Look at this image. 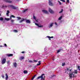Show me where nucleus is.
<instances>
[{"label":"nucleus","instance_id":"09e8293b","mask_svg":"<svg viewBox=\"0 0 80 80\" xmlns=\"http://www.w3.org/2000/svg\"><path fill=\"white\" fill-rule=\"evenodd\" d=\"M6 14H7V15H9V14H8V13H7Z\"/></svg>","mask_w":80,"mask_h":80},{"label":"nucleus","instance_id":"6e6552de","mask_svg":"<svg viewBox=\"0 0 80 80\" xmlns=\"http://www.w3.org/2000/svg\"><path fill=\"white\" fill-rule=\"evenodd\" d=\"M42 12H44V13H46L47 14H48V11H47L46 10H42Z\"/></svg>","mask_w":80,"mask_h":80},{"label":"nucleus","instance_id":"dca6fc26","mask_svg":"<svg viewBox=\"0 0 80 80\" xmlns=\"http://www.w3.org/2000/svg\"><path fill=\"white\" fill-rule=\"evenodd\" d=\"M39 63L37 64V65L38 66H39V65H41V62L40 61H38Z\"/></svg>","mask_w":80,"mask_h":80},{"label":"nucleus","instance_id":"a19ab883","mask_svg":"<svg viewBox=\"0 0 80 80\" xmlns=\"http://www.w3.org/2000/svg\"><path fill=\"white\" fill-rule=\"evenodd\" d=\"M67 2L68 3H69V0H67Z\"/></svg>","mask_w":80,"mask_h":80},{"label":"nucleus","instance_id":"37998d69","mask_svg":"<svg viewBox=\"0 0 80 80\" xmlns=\"http://www.w3.org/2000/svg\"><path fill=\"white\" fill-rule=\"evenodd\" d=\"M62 17H63L62 16H61L60 17V20H61V19H62Z\"/></svg>","mask_w":80,"mask_h":80},{"label":"nucleus","instance_id":"603ef678","mask_svg":"<svg viewBox=\"0 0 80 80\" xmlns=\"http://www.w3.org/2000/svg\"><path fill=\"white\" fill-rule=\"evenodd\" d=\"M49 40H51V39H50V38H49Z\"/></svg>","mask_w":80,"mask_h":80},{"label":"nucleus","instance_id":"7ed1b4c3","mask_svg":"<svg viewBox=\"0 0 80 80\" xmlns=\"http://www.w3.org/2000/svg\"><path fill=\"white\" fill-rule=\"evenodd\" d=\"M41 78V80H45V74H42L41 76H39L36 78L37 80H38V79H39V78Z\"/></svg>","mask_w":80,"mask_h":80},{"label":"nucleus","instance_id":"c756f323","mask_svg":"<svg viewBox=\"0 0 80 80\" xmlns=\"http://www.w3.org/2000/svg\"><path fill=\"white\" fill-rule=\"evenodd\" d=\"M7 63L8 64H9L10 63V61H7Z\"/></svg>","mask_w":80,"mask_h":80},{"label":"nucleus","instance_id":"bb28decb","mask_svg":"<svg viewBox=\"0 0 80 80\" xmlns=\"http://www.w3.org/2000/svg\"><path fill=\"white\" fill-rule=\"evenodd\" d=\"M3 18H0V20H1V21H3Z\"/></svg>","mask_w":80,"mask_h":80},{"label":"nucleus","instance_id":"5701e85b","mask_svg":"<svg viewBox=\"0 0 80 80\" xmlns=\"http://www.w3.org/2000/svg\"><path fill=\"white\" fill-rule=\"evenodd\" d=\"M65 62H62V66H65Z\"/></svg>","mask_w":80,"mask_h":80},{"label":"nucleus","instance_id":"e433bc0d","mask_svg":"<svg viewBox=\"0 0 80 80\" xmlns=\"http://www.w3.org/2000/svg\"><path fill=\"white\" fill-rule=\"evenodd\" d=\"M29 62H31V63H32L33 62V61H32L29 60Z\"/></svg>","mask_w":80,"mask_h":80},{"label":"nucleus","instance_id":"79ce46f5","mask_svg":"<svg viewBox=\"0 0 80 80\" xmlns=\"http://www.w3.org/2000/svg\"><path fill=\"white\" fill-rule=\"evenodd\" d=\"M14 32H18V31L17 30H14Z\"/></svg>","mask_w":80,"mask_h":80},{"label":"nucleus","instance_id":"8fccbe9b","mask_svg":"<svg viewBox=\"0 0 80 80\" xmlns=\"http://www.w3.org/2000/svg\"><path fill=\"white\" fill-rule=\"evenodd\" d=\"M55 24L56 25H57V22H55Z\"/></svg>","mask_w":80,"mask_h":80},{"label":"nucleus","instance_id":"6e6d98bb","mask_svg":"<svg viewBox=\"0 0 80 80\" xmlns=\"http://www.w3.org/2000/svg\"><path fill=\"white\" fill-rule=\"evenodd\" d=\"M59 13H60V12H59Z\"/></svg>","mask_w":80,"mask_h":80},{"label":"nucleus","instance_id":"864d4df0","mask_svg":"<svg viewBox=\"0 0 80 80\" xmlns=\"http://www.w3.org/2000/svg\"><path fill=\"white\" fill-rule=\"evenodd\" d=\"M0 47H2V46H0Z\"/></svg>","mask_w":80,"mask_h":80},{"label":"nucleus","instance_id":"de8ad7c7","mask_svg":"<svg viewBox=\"0 0 80 80\" xmlns=\"http://www.w3.org/2000/svg\"><path fill=\"white\" fill-rule=\"evenodd\" d=\"M72 9H70V11L71 12H72Z\"/></svg>","mask_w":80,"mask_h":80},{"label":"nucleus","instance_id":"412c9836","mask_svg":"<svg viewBox=\"0 0 80 80\" xmlns=\"http://www.w3.org/2000/svg\"><path fill=\"white\" fill-rule=\"evenodd\" d=\"M35 77H36V75H34L32 78L31 80H33V79H34V78H35Z\"/></svg>","mask_w":80,"mask_h":80},{"label":"nucleus","instance_id":"58836bf2","mask_svg":"<svg viewBox=\"0 0 80 80\" xmlns=\"http://www.w3.org/2000/svg\"><path fill=\"white\" fill-rule=\"evenodd\" d=\"M4 46H5V47H7V44H4Z\"/></svg>","mask_w":80,"mask_h":80},{"label":"nucleus","instance_id":"473e14b6","mask_svg":"<svg viewBox=\"0 0 80 80\" xmlns=\"http://www.w3.org/2000/svg\"><path fill=\"white\" fill-rule=\"evenodd\" d=\"M63 9H62L61 11H60V13H62V12H63Z\"/></svg>","mask_w":80,"mask_h":80},{"label":"nucleus","instance_id":"5fc2aeb1","mask_svg":"<svg viewBox=\"0 0 80 80\" xmlns=\"http://www.w3.org/2000/svg\"><path fill=\"white\" fill-rule=\"evenodd\" d=\"M60 5H62V3L60 2Z\"/></svg>","mask_w":80,"mask_h":80},{"label":"nucleus","instance_id":"72a5a7b5","mask_svg":"<svg viewBox=\"0 0 80 80\" xmlns=\"http://www.w3.org/2000/svg\"><path fill=\"white\" fill-rule=\"evenodd\" d=\"M9 13H10V11H8V10L7 11V13L9 14Z\"/></svg>","mask_w":80,"mask_h":80},{"label":"nucleus","instance_id":"b1692460","mask_svg":"<svg viewBox=\"0 0 80 80\" xmlns=\"http://www.w3.org/2000/svg\"><path fill=\"white\" fill-rule=\"evenodd\" d=\"M17 18H18V20H20L21 19V17H17Z\"/></svg>","mask_w":80,"mask_h":80},{"label":"nucleus","instance_id":"aec40b11","mask_svg":"<svg viewBox=\"0 0 80 80\" xmlns=\"http://www.w3.org/2000/svg\"><path fill=\"white\" fill-rule=\"evenodd\" d=\"M27 10H28V9H27L24 10L23 11V13H24V12H26V11H27Z\"/></svg>","mask_w":80,"mask_h":80},{"label":"nucleus","instance_id":"1a4fd4ad","mask_svg":"<svg viewBox=\"0 0 80 80\" xmlns=\"http://www.w3.org/2000/svg\"><path fill=\"white\" fill-rule=\"evenodd\" d=\"M6 56H7V57H12V56H13V54H6Z\"/></svg>","mask_w":80,"mask_h":80},{"label":"nucleus","instance_id":"a878e982","mask_svg":"<svg viewBox=\"0 0 80 80\" xmlns=\"http://www.w3.org/2000/svg\"><path fill=\"white\" fill-rule=\"evenodd\" d=\"M33 18L34 20H36V17H35V16L34 15H33Z\"/></svg>","mask_w":80,"mask_h":80},{"label":"nucleus","instance_id":"f704fd0d","mask_svg":"<svg viewBox=\"0 0 80 80\" xmlns=\"http://www.w3.org/2000/svg\"><path fill=\"white\" fill-rule=\"evenodd\" d=\"M33 61L34 62H37V61H36V60H33Z\"/></svg>","mask_w":80,"mask_h":80},{"label":"nucleus","instance_id":"20e7f679","mask_svg":"<svg viewBox=\"0 0 80 80\" xmlns=\"http://www.w3.org/2000/svg\"><path fill=\"white\" fill-rule=\"evenodd\" d=\"M6 62V59L5 58H3L1 62L2 64L3 65V64H5V63Z\"/></svg>","mask_w":80,"mask_h":80},{"label":"nucleus","instance_id":"2f4dec72","mask_svg":"<svg viewBox=\"0 0 80 80\" xmlns=\"http://www.w3.org/2000/svg\"><path fill=\"white\" fill-rule=\"evenodd\" d=\"M35 25H37V26H38V24H37V23H35Z\"/></svg>","mask_w":80,"mask_h":80},{"label":"nucleus","instance_id":"ea45409f","mask_svg":"<svg viewBox=\"0 0 80 80\" xmlns=\"http://www.w3.org/2000/svg\"><path fill=\"white\" fill-rule=\"evenodd\" d=\"M25 52L23 51V52H21L22 53H25Z\"/></svg>","mask_w":80,"mask_h":80},{"label":"nucleus","instance_id":"4468645a","mask_svg":"<svg viewBox=\"0 0 80 80\" xmlns=\"http://www.w3.org/2000/svg\"><path fill=\"white\" fill-rule=\"evenodd\" d=\"M8 75L7 74H6V80H8Z\"/></svg>","mask_w":80,"mask_h":80},{"label":"nucleus","instance_id":"a211bd4d","mask_svg":"<svg viewBox=\"0 0 80 80\" xmlns=\"http://www.w3.org/2000/svg\"><path fill=\"white\" fill-rule=\"evenodd\" d=\"M47 37H48V38H53V36L50 37L49 36H47Z\"/></svg>","mask_w":80,"mask_h":80},{"label":"nucleus","instance_id":"f8f14e48","mask_svg":"<svg viewBox=\"0 0 80 80\" xmlns=\"http://www.w3.org/2000/svg\"><path fill=\"white\" fill-rule=\"evenodd\" d=\"M24 57H23V56H21L19 58V59L20 60H23V59H24Z\"/></svg>","mask_w":80,"mask_h":80},{"label":"nucleus","instance_id":"ddd939ff","mask_svg":"<svg viewBox=\"0 0 80 80\" xmlns=\"http://www.w3.org/2000/svg\"><path fill=\"white\" fill-rule=\"evenodd\" d=\"M53 23H52L51 24H50L49 26H48V27H49V28H50V27H52L53 26Z\"/></svg>","mask_w":80,"mask_h":80},{"label":"nucleus","instance_id":"6ab92c4d","mask_svg":"<svg viewBox=\"0 0 80 80\" xmlns=\"http://www.w3.org/2000/svg\"><path fill=\"white\" fill-rule=\"evenodd\" d=\"M78 73V71L77 70H75L74 71V73Z\"/></svg>","mask_w":80,"mask_h":80},{"label":"nucleus","instance_id":"7c9ffc66","mask_svg":"<svg viewBox=\"0 0 80 80\" xmlns=\"http://www.w3.org/2000/svg\"><path fill=\"white\" fill-rule=\"evenodd\" d=\"M60 52V50H58V51L57 52V53H59V52Z\"/></svg>","mask_w":80,"mask_h":80},{"label":"nucleus","instance_id":"cd10ccee","mask_svg":"<svg viewBox=\"0 0 80 80\" xmlns=\"http://www.w3.org/2000/svg\"><path fill=\"white\" fill-rule=\"evenodd\" d=\"M80 66H78V70H79V71H80Z\"/></svg>","mask_w":80,"mask_h":80},{"label":"nucleus","instance_id":"c85d7f7f","mask_svg":"<svg viewBox=\"0 0 80 80\" xmlns=\"http://www.w3.org/2000/svg\"><path fill=\"white\" fill-rule=\"evenodd\" d=\"M60 1H62V2H65V1L64 0H60Z\"/></svg>","mask_w":80,"mask_h":80},{"label":"nucleus","instance_id":"13d9d810","mask_svg":"<svg viewBox=\"0 0 80 80\" xmlns=\"http://www.w3.org/2000/svg\"><path fill=\"white\" fill-rule=\"evenodd\" d=\"M17 0V1H18V0Z\"/></svg>","mask_w":80,"mask_h":80},{"label":"nucleus","instance_id":"bf43d9fd","mask_svg":"<svg viewBox=\"0 0 80 80\" xmlns=\"http://www.w3.org/2000/svg\"><path fill=\"white\" fill-rule=\"evenodd\" d=\"M1 16V14H0V16Z\"/></svg>","mask_w":80,"mask_h":80},{"label":"nucleus","instance_id":"c9c22d12","mask_svg":"<svg viewBox=\"0 0 80 80\" xmlns=\"http://www.w3.org/2000/svg\"><path fill=\"white\" fill-rule=\"evenodd\" d=\"M2 78H4V75H3V74H2Z\"/></svg>","mask_w":80,"mask_h":80},{"label":"nucleus","instance_id":"39448f33","mask_svg":"<svg viewBox=\"0 0 80 80\" xmlns=\"http://www.w3.org/2000/svg\"><path fill=\"white\" fill-rule=\"evenodd\" d=\"M9 7L12 8V9H17L18 8V7H15V6L12 5H9Z\"/></svg>","mask_w":80,"mask_h":80},{"label":"nucleus","instance_id":"49530a36","mask_svg":"<svg viewBox=\"0 0 80 80\" xmlns=\"http://www.w3.org/2000/svg\"><path fill=\"white\" fill-rule=\"evenodd\" d=\"M54 60H55V59L54 58H52V60H53V61H54Z\"/></svg>","mask_w":80,"mask_h":80},{"label":"nucleus","instance_id":"9b49d317","mask_svg":"<svg viewBox=\"0 0 80 80\" xmlns=\"http://www.w3.org/2000/svg\"><path fill=\"white\" fill-rule=\"evenodd\" d=\"M13 66L15 68H16L17 67V63L16 62H14L13 63Z\"/></svg>","mask_w":80,"mask_h":80},{"label":"nucleus","instance_id":"f257e3e1","mask_svg":"<svg viewBox=\"0 0 80 80\" xmlns=\"http://www.w3.org/2000/svg\"><path fill=\"white\" fill-rule=\"evenodd\" d=\"M72 68L71 67L69 68H67V70H65V71H68L69 72V77L70 78L72 79V75L73 77H75L76 76L74 75V74L73 73V72L72 71Z\"/></svg>","mask_w":80,"mask_h":80},{"label":"nucleus","instance_id":"f3484780","mask_svg":"<svg viewBox=\"0 0 80 80\" xmlns=\"http://www.w3.org/2000/svg\"><path fill=\"white\" fill-rule=\"evenodd\" d=\"M23 72L24 73V74H26L28 73V71H27V70H24L23 71Z\"/></svg>","mask_w":80,"mask_h":80},{"label":"nucleus","instance_id":"4be33fe9","mask_svg":"<svg viewBox=\"0 0 80 80\" xmlns=\"http://www.w3.org/2000/svg\"><path fill=\"white\" fill-rule=\"evenodd\" d=\"M10 18H5V20H7V21H8L9 20H10Z\"/></svg>","mask_w":80,"mask_h":80},{"label":"nucleus","instance_id":"f03ea898","mask_svg":"<svg viewBox=\"0 0 80 80\" xmlns=\"http://www.w3.org/2000/svg\"><path fill=\"white\" fill-rule=\"evenodd\" d=\"M24 20H26V23H30V21L28 19H24V18H22L21 20L19 21V23H22V22H23Z\"/></svg>","mask_w":80,"mask_h":80},{"label":"nucleus","instance_id":"9d476101","mask_svg":"<svg viewBox=\"0 0 80 80\" xmlns=\"http://www.w3.org/2000/svg\"><path fill=\"white\" fill-rule=\"evenodd\" d=\"M49 4L51 6H53V4L52 3V2L50 1V0H49Z\"/></svg>","mask_w":80,"mask_h":80},{"label":"nucleus","instance_id":"4c0bfd02","mask_svg":"<svg viewBox=\"0 0 80 80\" xmlns=\"http://www.w3.org/2000/svg\"><path fill=\"white\" fill-rule=\"evenodd\" d=\"M14 21H15V20H11V22H13Z\"/></svg>","mask_w":80,"mask_h":80},{"label":"nucleus","instance_id":"4d7b16f0","mask_svg":"<svg viewBox=\"0 0 80 80\" xmlns=\"http://www.w3.org/2000/svg\"><path fill=\"white\" fill-rule=\"evenodd\" d=\"M66 72H67L66 71H65V73H66Z\"/></svg>","mask_w":80,"mask_h":80},{"label":"nucleus","instance_id":"3c124183","mask_svg":"<svg viewBox=\"0 0 80 80\" xmlns=\"http://www.w3.org/2000/svg\"><path fill=\"white\" fill-rule=\"evenodd\" d=\"M36 20V21L37 22H38V20Z\"/></svg>","mask_w":80,"mask_h":80},{"label":"nucleus","instance_id":"a18cd8bd","mask_svg":"<svg viewBox=\"0 0 80 80\" xmlns=\"http://www.w3.org/2000/svg\"><path fill=\"white\" fill-rule=\"evenodd\" d=\"M58 20H60V17L59 18H58Z\"/></svg>","mask_w":80,"mask_h":80},{"label":"nucleus","instance_id":"393cba45","mask_svg":"<svg viewBox=\"0 0 80 80\" xmlns=\"http://www.w3.org/2000/svg\"><path fill=\"white\" fill-rule=\"evenodd\" d=\"M43 27V25H38V27H40V28H42V27Z\"/></svg>","mask_w":80,"mask_h":80},{"label":"nucleus","instance_id":"0eeeda50","mask_svg":"<svg viewBox=\"0 0 80 80\" xmlns=\"http://www.w3.org/2000/svg\"><path fill=\"white\" fill-rule=\"evenodd\" d=\"M49 12L51 13H53L54 12L50 8H49Z\"/></svg>","mask_w":80,"mask_h":80},{"label":"nucleus","instance_id":"2eb2a0df","mask_svg":"<svg viewBox=\"0 0 80 80\" xmlns=\"http://www.w3.org/2000/svg\"><path fill=\"white\" fill-rule=\"evenodd\" d=\"M12 17L13 18H15V16L13 15H12L11 16L10 18V20H11V19H12Z\"/></svg>","mask_w":80,"mask_h":80},{"label":"nucleus","instance_id":"c03bdc74","mask_svg":"<svg viewBox=\"0 0 80 80\" xmlns=\"http://www.w3.org/2000/svg\"><path fill=\"white\" fill-rule=\"evenodd\" d=\"M58 3H59V5H60V1H58Z\"/></svg>","mask_w":80,"mask_h":80},{"label":"nucleus","instance_id":"423d86ee","mask_svg":"<svg viewBox=\"0 0 80 80\" xmlns=\"http://www.w3.org/2000/svg\"><path fill=\"white\" fill-rule=\"evenodd\" d=\"M4 2H6V3H10L12 2V1L10 0H4Z\"/></svg>","mask_w":80,"mask_h":80}]
</instances>
